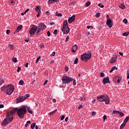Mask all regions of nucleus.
<instances>
[{
    "label": "nucleus",
    "mask_w": 129,
    "mask_h": 129,
    "mask_svg": "<svg viewBox=\"0 0 129 129\" xmlns=\"http://www.w3.org/2000/svg\"><path fill=\"white\" fill-rule=\"evenodd\" d=\"M45 14L47 15V16H49L50 12L49 11H46L45 12Z\"/></svg>",
    "instance_id": "680f3d73"
},
{
    "label": "nucleus",
    "mask_w": 129,
    "mask_h": 129,
    "mask_svg": "<svg viewBox=\"0 0 129 129\" xmlns=\"http://www.w3.org/2000/svg\"><path fill=\"white\" fill-rule=\"evenodd\" d=\"M81 101H84V100H85V97L83 96V97L81 98Z\"/></svg>",
    "instance_id": "09e8293b"
},
{
    "label": "nucleus",
    "mask_w": 129,
    "mask_h": 129,
    "mask_svg": "<svg viewBox=\"0 0 129 129\" xmlns=\"http://www.w3.org/2000/svg\"><path fill=\"white\" fill-rule=\"evenodd\" d=\"M21 71V67H19L18 68L17 72H20Z\"/></svg>",
    "instance_id": "bf43d9fd"
},
{
    "label": "nucleus",
    "mask_w": 129,
    "mask_h": 129,
    "mask_svg": "<svg viewBox=\"0 0 129 129\" xmlns=\"http://www.w3.org/2000/svg\"><path fill=\"white\" fill-rule=\"evenodd\" d=\"M14 47H15V45L13 44H9L8 46V48H10L11 50H14Z\"/></svg>",
    "instance_id": "4be33fe9"
},
{
    "label": "nucleus",
    "mask_w": 129,
    "mask_h": 129,
    "mask_svg": "<svg viewBox=\"0 0 129 129\" xmlns=\"http://www.w3.org/2000/svg\"><path fill=\"white\" fill-rule=\"evenodd\" d=\"M87 28L89 30V29H91V30H92L93 29V26H87Z\"/></svg>",
    "instance_id": "4c0bfd02"
},
{
    "label": "nucleus",
    "mask_w": 129,
    "mask_h": 129,
    "mask_svg": "<svg viewBox=\"0 0 129 129\" xmlns=\"http://www.w3.org/2000/svg\"><path fill=\"white\" fill-rule=\"evenodd\" d=\"M2 91H4L7 95H11L15 91V87L13 85H8L7 86H3L1 88Z\"/></svg>",
    "instance_id": "f257e3e1"
},
{
    "label": "nucleus",
    "mask_w": 129,
    "mask_h": 129,
    "mask_svg": "<svg viewBox=\"0 0 129 129\" xmlns=\"http://www.w3.org/2000/svg\"><path fill=\"white\" fill-rule=\"evenodd\" d=\"M117 59V55H114L111 59V60L110 61V63L111 64H113L114 62H116V59Z\"/></svg>",
    "instance_id": "4468645a"
},
{
    "label": "nucleus",
    "mask_w": 129,
    "mask_h": 129,
    "mask_svg": "<svg viewBox=\"0 0 129 129\" xmlns=\"http://www.w3.org/2000/svg\"><path fill=\"white\" fill-rule=\"evenodd\" d=\"M103 122L105 121V119H107L106 118V115H105L103 116Z\"/></svg>",
    "instance_id": "a18cd8bd"
},
{
    "label": "nucleus",
    "mask_w": 129,
    "mask_h": 129,
    "mask_svg": "<svg viewBox=\"0 0 129 129\" xmlns=\"http://www.w3.org/2000/svg\"><path fill=\"white\" fill-rule=\"evenodd\" d=\"M41 14V13L38 12V14L36 15V17H37V18H39V17H40V14Z\"/></svg>",
    "instance_id": "69168bd1"
},
{
    "label": "nucleus",
    "mask_w": 129,
    "mask_h": 129,
    "mask_svg": "<svg viewBox=\"0 0 129 129\" xmlns=\"http://www.w3.org/2000/svg\"><path fill=\"white\" fill-rule=\"evenodd\" d=\"M69 39H70L69 36H67L66 39V42H68V41L69 40Z\"/></svg>",
    "instance_id": "4d7b16f0"
},
{
    "label": "nucleus",
    "mask_w": 129,
    "mask_h": 129,
    "mask_svg": "<svg viewBox=\"0 0 129 129\" xmlns=\"http://www.w3.org/2000/svg\"><path fill=\"white\" fill-rule=\"evenodd\" d=\"M112 24H113V22L111 19H110V18H108L106 21V25L108 26L109 28H110L112 27Z\"/></svg>",
    "instance_id": "f8f14e48"
},
{
    "label": "nucleus",
    "mask_w": 129,
    "mask_h": 129,
    "mask_svg": "<svg viewBox=\"0 0 129 129\" xmlns=\"http://www.w3.org/2000/svg\"><path fill=\"white\" fill-rule=\"evenodd\" d=\"M62 81L63 84H68L70 82H73V85H76V80L73 79L72 78H69L68 76H65L62 77Z\"/></svg>",
    "instance_id": "20e7f679"
},
{
    "label": "nucleus",
    "mask_w": 129,
    "mask_h": 129,
    "mask_svg": "<svg viewBox=\"0 0 129 129\" xmlns=\"http://www.w3.org/2000/svg\"><path fill=\"white\" fill-rule=\"evenodd\" d=\"M64 118H65V116L62 115L60 117V120H64Z\"/></svg>",
    "instance_id": "3c124183"
},
{
    "label": "nucleus",
    "mask_w": 129,
    "mask_h": 129,
    "mask_svg": "<svg viewBox=\"0 0 129 129\" xmlns=\"http://www.w3.org/2000/svg\"><path fill=\"white\" fill-rule=\"evenodd\" d=\"M55 54H56V52L55 51H53L52 54H50L51 57H54L55 56Z\"/></svg>",
    "instance_id": "de8ad7c7"
},
{
    "label": "nucleus",
    "mask_w": 129,
    "mask_h": 129,
    "mask_svg": "<svg viewBox=\"0 0 129 129\" xmlns=\"http://www.w3.org/2000/svg\"><path fill=\"white\" fill-rule=\"evenodd\" d=\"M38 31V27L36 25H33L29 31V33L31 36H34L36 32Z\"/></svg>",
    "instance_id": "6e6552de"
},
{
    "label": "nucleus",
    "mask_w": 129,
    "mask_h": 129,
    "mask_svg": "<svg viewBox=\"0 0 129 129\" xmlns=\"http://www.w3.org/2000/svg\"><path fill=\"white\" fill-rule=\"evenodd\" d=\"M73 21H75V15H73L69 18L68 19L69 24H71L73 22Z\"/></svg>",
    "instance_id": "2eb2a0df"
},
{
    "label": "nucleus",
    "mask_w": 129,
    "mask_h": 129,
    "mask_svg": "<svg viewBox=\"0 0 129 129\" xmlns=\"http://www.w3.org/2000/svg\"><path fill=\"white\" fill-rule=\"evenodd\" d=\"M62 28H68V21L66 20L63 22V26Z\"/></svg>",
    "instance_id": "f3484780"
},
{
    "label": "nucleus",
    "mask_w": 129,
    "mask_h": 129,
    "mask_svg": "<svg viewBox=\"0 0 129 129\" xmlns=\"http://www.w3.org/2000/svg\"><path fill=\"white\" fill-rule=\"evenodd\" d=\"M47 83H48V80H46L45 81L44 84H43V85L45 86L46 85V84H47Z\"/></svg>",
    "instance_id": "13d9d810"
},
{
    "label": "nucleus",
    "mask_w": 129,
    "mask_h": 129,
    "mask_svg": "<svg viewBox=\"0 0 129 129\" xmlns=\"http://www.w3.org/2000/svg\"><path fill=\"white\" fill-rule=\"evenodd\" d=\"M100 76L101 77H104V72L100 73Z\"/></svg>",
    "instance_id": "37998d69"
},
{
    "label": "nucleus",
    "mask_w": 129,
    "mask_h": 129,
    "mask_svg": "<svg viewBox=\"0 0 129 129\" xmlns=\"http://www.w3.org/2000/svg\"><path fill=\"white\" fill-rule=\"evenodd\" d=\"M125 123H123L121 124L120 126V128L119 129H122L123 128V127H124V126H125Z\"/></svg>",
    "instance_id": "2f4dec72"
},
{
    "label": "nucleus",
    "mask_w": 129,
    "mask_h": 129,
    "mask_svg": "<svg viewBox=\"0 0 129 129\" xmlns=\"http://www.w3.org/2000/svg\"><path fill=\"white\" fill-rule=\"evenodd\" d=\"M128 35H129L128 32H126L122 33V36H123L124 37H127V36H128Z\"/></svg>",
    "instance_id": "a878e982"
},
{
    "label": "nucleus",
    "mask_w": 129,
    "mask_h": 129,
    "mask_svg": "<svg viewBox=\"0 0 129 129\" xmlns=\"http://www.w3.org/2000/svg\"><path fill=\"white\" fill-rule=\"evenodd\" d=\"M47 36L48 37H50V36H51V33L49 31H47Z\"/></svg>",
    "instance_id": "864d4df0"
},
{
    "label": "nucleus",
    "mask_w": 129,
    "mask_h": 129,
    "mask_svg": "<svg viewBox=\"0 0 129 129\" xmlns=\"http://www.w3.org/2000/svg\"><path fill=\"white\" fill-rule=\"evenodd\" d=\"M39 47H40V49H44V48H45V46H44V43H41L39 45Z\"/></svg>",
    "instance_id": "72a5a7b5"
},
{
    "label": "nucleus",
    "mask_w": 129,
    "mask_h": 129,
    "mask_svg": "<svg viewBox=\"0 0 129 129\" xmlns=\"http://www.w3.org/2000/svg\"><path fill=\"white\" fill-rule=\"evenodd\" d=\"M19 110V108H14L12 109V111L9 112L8 113V114H9L10 115H11V116H13V115H14V114H15V113H16V112H18Z\"/></svg>",
    "instance_id": "1a4fd4ad"
},
{
    "label": "nucleus",
    "mask_w": 129,
    "mask_h": 129,
    "mask_svg": "<svg viewBox=\"0 0 129 129\" xmlns=\"http://www.w3.org/2000/svg\"><path fill=\"white\" fill-rule=\"evenodd\" d=\"M5 83V81L2 77H0V86L3 84Z\"/></svg>",
    "instance_id": "b1692460"
},
{
    "label": "nucleus",
    "mask_w": 129,
    "mask_h": 129,
    "mask_svg": "<svg viewBox=\"0 0 129 129\" xmlns=\"http://www.w3.org/2000/svg\"><path fill=\"white\" fill-rule=\"evenodd\" d=\"M115 69H116V70H117V68H116V67H115V66H114V67H113L112 68V70L113 71H114V70H115Z\"/></svg>",
    "instance_id": "8fccbe9b"
},
{
    "label": "nucleus",
    "mask_w": 129,
    "mask_h": 129,
    "mask_svg": "<svg viewBox=\"0 0 129 129\" xmlns=\"http://www.w3.org/2000/svg\"><path fill=\"white\" fill-rule=\"evenodd\" d=\"M120 9H121L122 10H124L125 9V6L123 5V4H121L120 6H119Z\"/></svg>",
    "instance_id": "5701e85b"
},
{
    "label": "nucleus",
    "mask_w": 129,
    "mask_h": 129,
    "mask_svg": "<svg viewBox=\"0 0 129 129\" xmlns=\"http://www.w3.org/2000/svg\"><path fill=\"white\" fill-rule=\"evenodd\" d=\"M123 23H124V24H127V19H124L123 20Z\"/></svg>",
    "instance_id": "79ce46f5"
},
{
    "label": "nucleus",
    "mask_w": 129,
    "mask_h": 129,
    "mask_svg": "<svg viewBox=\"0 0 129 129\" xmlns=\"http://www.w3.org/2000/svg\"><path fill=\"white\" fill-rule=\"evenodd\" d=\"M29 11H30V9H27L24 12H23L21 14V16H24V15H26V14H27V13H28V12H29Z\"/></svg>",
    "instance_id": "bb28decb"
},
{
    "label": "nucleus",
    "mask_w": 129,
    "mask_h": 129,
    "mask_svg": "<svg viewBox=\"0 0 129 129\" xmlns=\"http://www.w3.org/2000/svg\"><path fill=\"white\" fill-rule=\"evenodd\" d=\"M96 112H95V111H93V112H92V115H94L95 114H96Z\"/></svg>",
    "instance_id": "774afa93"
},
{
    "label": "nucleus",
    "mask_w": 129,
    "mask_h": 129,
    "mask_svg": "<svg viewBox=\"0 0 129 129\" xmlns=\"http://www.w3.org/2000/svg\"><path fill=\"white\" fill-rule=\"evenodd\" d=\"M10 33H11V30L8 29L6 31V34H7V35H9V34H10Z\"/></svg>",
    "instance_id": "603ef678"
},
{
    "label": "nucleus",
    "mask_w": 129,
    "mask_h": 129,
    "mask_svg": "<svg viewBox=\"0 0 129 129\" xmlns=\"http://www.w3.org/2000/svg\"><path fill=\"white\" fill-rule=\"evenodd\" d=\"M65 121L66 122H67V121H68V117H67L66 118H65Z\"/></svg>",
    "instance_id": "338daca9"
},
{
    "label": "nucleus",
    "mask_w": 129,
    "mask_h": 129,
    "mask_svg": "<svg viewBox=\"0 0 129 129\" xmlns=\"http://www.w3.org/2000/svg\"><path fill=\"white\" fill-rule=\"evenodd\" d=\"M25 100H26L25 97H24L23 96L18 97L17 98L16 103H20V102H23V101H25Z\"/></svg>",
    "instance_id": "9d476101"
},
{
    "label": "nucleus",
    "mask_w": 129,
    "mask_h": 129,
    "mask_svg": "<svg viewBox=\"0 0 129 129\" xmlns=\"http://www.w3.org/2000/svg\"><path fill=\"white\" fill-rule=\"evenodd\" d=\"M128 119H129V117L126 116L123 121V123H125V124H126V123L127 122V121H128Z\"/></svg>",
    "instance_id": "6ab92c4d"
},
{
    "label": "nucleus",
    "mask_w": 129,
    "mask_h": 129,
    "mask_svg": "<svg viewBox=\"0 0 129 129\" xmlns=\"http://www.w3.org/2000/svg\"><path fill=\"white\" fill-rule=\"evenodd\" d=\"M78 63V58H76L74 60V64H77Z\"/></svg>",
    "instance_id": "ea45409f"
},
{
    "label": "nucleus",
    "mask_w": 129,
    "mask_h": 129,
    "mask_svg": "<svg viewBox=\"0 0 129 129\" xmlns=\"http://www.w3.org/2000/svg\"><path fill=\"white\" fill-rule=\"evenodd\" d=\"M90 5H91V3H90V2H88L85 5V7L86 8H88V7H89V6H90Z\"/></svg>",
    "instance_id": "c756f323"
},
{
    "label": "nucleus",
    "mask_w": 129,
    "mask_h": 129,
    "mask_svg": "<svg viewBox=\"0 0 129 129\" xmlns=\"http://www.w3.org/2000/svg\"><path fill=\"white\" fill-rule=\"evenodd\" d=\"M40 59H41V56H38L35 61V63H38V62H39V60H40Z\"/></svg>",
    "instance_id": "a19ab883"
},
{
    "label": "nucleus",
    "mask_w": 129,
    "mask_h": 129,
    "mask_svg": "<svg viewBox=\"0 0 129 129\" xmlns=\"http://www.w3.org/2000/svg\"><path fill=\"white\" fill-rule=\"evenodd\" d=\"M103 83L104 85H105V84H107V83H110V81H109V77H107L106 78H104L103 80Z\"/></svg>",
    "instance_id": "ddd939ff"
},
{
    "label": "nucleus",
    "mask_w": 129,
    "mask_h": 129,
    "mask_svg": "<svg viewBox=\"0 0 129 129\" xmlns=\"http://www.w3.org/2000/svg\"><path fill=\"white\" fill-rule=\"evenodd\" d=\"M91 58V51H89L88 53H85L81 56V59L82 61L87 62Z\"/></svg>",
    "instance_id": "423d86ee"
},
{
    "label": "nucleus",
    "mask_w": 129,
    "mask_h": 129,
    "mask_svg": "<svg viewBox=\"0 0 129 129\" xmlns=\"http://www.w3.org/2000/svg\"><path fill=\"white\" fill-rule=\"evenodd\" d=\"M19 85H24V81H23V80H20V81H19Z\"/></svg>",
    "instance_id": "e433bc0d"
},
{
    "label": "nucleus",
    "mask_w": 129,
    "mask_h": 129,
    "mask_svg": "<svg viewBox=\"0 0 129 129\" xmlns=\"http://www.w3.org/2000/svg\"><path fill=\"white\" fill-rule=\"evenodd\" d=\"M48 3L49 4H53V3H54V1L53 0H49Z\"/></svg>",
    "instance_id": "5fc2aeb1"
},
{
    "label": "nucleus",
    "mask_w": 129,
    "mask_h": 129,
    "mask_svg": "<svg viewBox=\"0 0 129 129\" xmlns=\"http://www.w3.org/2000/svg\"><path fill=\"white\" fill-rule=\"evenodd\" d=\"M118 114H119V116H120L121 117H122V116H124V114H123V113H122V112H119Z\"/></svg>",
    "instance_id": "c9c22d12"
},
{
    "label": "nucleus",
    "mask_w": 129,
    "mask_h": 129,
    "mask_svg": "<svg viewBox=\"0 0 129 129\" xmlns=\"http://www.w3.org/2000/svg\"><path fill=\"white\" fill-rule=\"evenodd\" d=\"M97 100L100 101V102H102V101H104L106 104H109L110 103V100H109V98L108 96L101 95L99 97H97Z\"/></svg>",
    "instance_id": "39448f33"
},
{
    "label": "nucleus",
    "mask_w": 129,
    "mask_h": 129,
    "mask_svg": "<svg viewBox=\"0 0 129 129\" xmlns=\"http://www.w3.org/2000/svg\"><path fill=\"white\" fill-rule=\"evenodd\" d=\"M57 111V109H55L54 110H53V111L52 112H49V114L50 115H52V114H54V113H55V112H56Z\"/></svg>",
    "instance_id": "f704fd0d"
},
{
    "label": "nucleus",
    "mask_w": 129,
    "mask_h": 129,
    "mask_svg": "<svg viewBox=\"0 0 129 129\" xmlns=\"http://www.w3.org/2000/svg\"><path fill=\"white\" fill-rule=\"evenodd\" d=\"M113 114H119V111L114 110L112 112Z\"/></svg>",
    "instance_id": "393cba45"
},
{
    "label": "nucleus",
    "mask_w": 129,
    "mask_h": 129,
    "mask_svg": "<svg viewBox=\"0 0 129 129\" xmlns=\"http://www.w3.org/2000/svg\"><path fill=\"white\" fill-rule=\"evenodd\" d=\"M27 113V106L24 105L22 107L18 108L17 111V115L21 119H24L25 117V114Z\"/></svg>",
    "instance_id": "f03ea898"
},
{
    "label": "nucleus",
    "mask_w": 129,
    "mask_h": 129,
    "mask_svg": "<svg viewBox=\"0 0 129 129\" xmlns=\"http://www.w3.org/2000/svg\"><path fill=\"white\" fill-rule=\"evenodd\" d=\"M27 110L29 113H30V114H33V111L31 110V107H27Z\"/></svg>",
    "instance_id": "412c9836"
},
{
    "label": "nucleus",
    "mask_w": 129,
    "mask_h": 129,
    "mask_svg": "<svg viewBox=\"0 0 129 129\" xmlns=\"http://www.w3.org/2000/svg\"><path fill=\"white\" fill-rule=\"evenodd\" d=\"M69 68L67 67H66V68H65V71L66 72H67V71H68Z\"/></svg>",
    "instance_id": "052dcab7"
},
{
    "label": "nucleus",
    "mask_w": 129,
    "mask_h": 129,
    "mask_svg": "<svg viewBox=\"0 0 129 129\" xmlns=\"http://www.w3.org/2000/svg\"><path fill=\"white\" fill-rule=\"evenodd\" d=\"M98 7H100V8H101V9H103V8H104V6H103L101 4H99Z\"/></svg>",
    "instance_id": "c03bdc74"
},
{
    "label": "nucleus",
    "mask_w": 129,
    "mask_h": 129,
    "mask_svg": "<svg viewBox=\"0 0 129 129\" xmlns=\"http://www.w3.org/2000/svg\"><path fill=\"white\" fill-rule=\"evenodd\" d=\"M100 17V13H98L96 14V18H99Z\"/></svg>",
    "instance_id": "49530a36"
},
{
    "label": "nucleus",
    "mask_w": 129,
    "mask_h": 129,
    "mask_svg": "<svg viewBox=\"0 0 129 129\" xmlns=\"http://www.w3.org/2000/svg\"><path fill=\"white\" fill-rule=\"evenodd\" d=\"M78 47H77V45L76 44L75 46H74L72 48V51L73 53H75L76 51H77Z\"/></svg>",
    "instance_id": "dca6fc26"
},
{
    "label": "nucleus",
    "mask_w": 129,
    "mask_h": 129,
    "mask_svg": "<svg viewBox=\"0 0 129 129\" xmlns=\"http://www.w3.org/2000/svg\"><path fill=\"white\" fill-rule=\"evenodd\" d=\"M28 124H31L30 120H28L26 122V123L25 125V127H27L28 126Z\"/></svg>",
    "instance_id": "c85d7f7f"
},
{
    "label": "nucleus",
    "mask_w": 129,
    "mask_h": 129,
    "mask_svg": "<svg viewBox=\"0 0 129 129\" xmlns=\"http://www.w3.org/2000/svg\"><path fill=\"white\" fill-rule=\"evenodd\" d=\"M22 28H23V26L22 25L18 26L16 29V32H19V31H21Z\"/></svg>",
    "instance_id": "aec40b11"
},
{
    "label": "nucleus",
    "mask_w": 129,
    "mask_h": 129,
    "mask_svg": "<svg viewBox=\"0 0 129 129\" xmlns=\"http://www.w3.org/2000/svg\"><path fill=\"white\" fill-rule=\"evenodd\" d=\"M55 16L56 17H62V14L58 13V12L55 13Z\"/></svg>",
    "instance_id": "7c9ffc66"
},
{
    "label": "nucleus",
    "mask_w": 129,
    "mask_h": 129,
    "mask_svg": "<svg viewBox=\"0 0 129 129\" xmlns=\"http://www.w3.org/2000/svg\"><path fill=\"white\" fill-rule=\"evenodd\" d=\"M14 119V116H11L9 114H7L6 118L3 120V122L2 123V125L3 126H7L8 124L11 123L13 120Z\"/></svg>",
    "instance_id": "7ed1b4c3"
},
{
    "label": "nucleus",
    "mask_w": 129,
    "mask_h": 129,
    "mask_svg": "<svg viewBox=\"0 0 129 129\" xmlns=\"http://www.w3.org/2000/svg\"><path fill=\"white\" fill-rule=\"evenodd\" d=\"M36 12H38V13H41V7L37 6L35 8Z\"/></svg>",
    "instance_id": "a211bd4d"
},
{
    "label": "nucleus",
    "mask_w": 129,
    "mask_h": 129,
    "mask_svg": "<svg viewBox=\"0 0 129 129\" xmlns=\"http://www.w3.org/2000/svg\"><path fill=\"white\" fill-rule=\"evenodd\" d=\"M58 33V30L57 29H55L53 32V35H57Z\"/></svg>",
    "instance_id": "58836bf2"
},
{
    "label": "nucleus",
    "mask_w": 129,
    "mask_h": 129,
    "mask_svg": "<svg viewBox=\"0 0 129 129\" xmlns=\"http://www.w3.org/2000/svg\"><path fill=\"white\" fill-rule=\"evenodd\" d=\"M4 107H5V106L4 105V104L0 105V108H4Z\"/></svg>",
    "instance_id": "e2e57ef3"
},
{
    "label": "nucleus",
    "mask_w": 129,
    "mask_h": 129,
    "mask_svg": "<svg viewBox=\"0 0 129 129\" xmlns=\"http://www.w3.org/2000/svg\"><path fill=\"white\" fill-rule=\"evenodd\" d=\"M12 61L14 63H17L18 62V59H17V58L16 57H14L12 59Z\"/></svg>",
    "instance_id": "473e14b6"
},
{
    "label": "nucleus",
    "mask_w": 129,
    "mask_h": 129,
    "mask_svg": "<svg viewBox=\"0 0 129 129\" xmlns=\"http://www.w3.org/2000/svg\"><path fill=\"white\" fill-rule=\"evenodd\" d=\"M62 32L63 34V35H65L66 34H68L69 32H70V28L69 27H64L62 28Z\"/></svg>",
    "instance_id": "9b49d317"
},
{
    "label": "nucleus",
    "mask_w": 129,
    "mask_h": 129,
    "mask_svg": "<svg viewBox=\"0 0 129 129\" xmlns=\"http://www.w3.org/2000/svg\"><path fill=\"white\" fill-rule=\"evenodd\" d=\"M29 66V63L27 62L25 64V67L28 68Z\"/></svg>",
    "instance_id": "0e129e2a"
},
{
    "label": "nucleus",
    "mask_w": 129,
    "mask_h": 129,
    "mask_svg": "<svg viewBox=\"0 0 129 129\" xmlns=\"http://www.w3.org/2000/svg\"><path fill=\"white\" fill-rule=\"evenodd\" d=\"M35 126H36V123L35 122L32 123L31 125V128L32 129H34L35 128Z\"/></svg>",
    "instance_id": "cd10ccee"
},
{
    "label": "nucleus",
    "mask_w": 129,
    "mask_h": 129,
    "mask_svg": "<svg viewBox=\"0 0 129 129\" xmlns=\"http://www.w3.org/2000/svg\"><path fill=\"white\" fill-rule=\"evenodd\" d=\"M46 28H47V26L45 24H44V23H39V25L38 26V28H37V30L36 32V34L40 35V32L44 31V30H45Z\"/></svg>",
    "instance_id": "0eeeda50"
},
{
    "label": "nucleus",
    "mask_w": 129,
    "mask_h": 129,
    "mask_svg": "<svg viewBox=\"0 0 129 129\" xmlns=\"http://www.w3.org/2000/svg\"><path fill=\"white\" fill-rule=\"evenodd\" d=\"M127 79H129V71H127Z\"/></svg>",
    "instance_id": "6e6d98bb"
}]
</instances>
